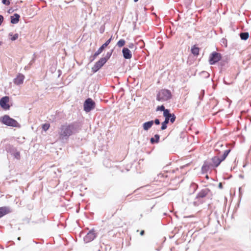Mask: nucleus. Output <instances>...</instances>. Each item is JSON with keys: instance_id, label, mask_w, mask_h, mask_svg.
<instances>
[{"instance_id": "nucleus-43", "label": "nucleus", "mask_w": 251, "mask_h": 251, "mask_svg": "<svg viewBox=\"0 0 251 251\" xmlns=\"http://www.w3.org/2000/svg\"><path fill=\"white\" fill-rule=\"evenodd\" d=\"M206 179H207L209 178V177H208V176L207 175L206 176Z\"/></svg>"}, {"instance_id": "nucleus-32", "label": "nucleus", "mask_w": 251, "mask_h": 251, "mask_svg": "<svg viewBox=\"0 0 251 251\" xmlns=\"http://www.w3.org/2000/svg\"><path fill=\"white\" fill-rule=\"evenodd\" d=\"M201 74L205 78H207L209 76V74L206 71L201 72Z\"/></svg>"}, {"instance_id": "nucleus-18", "label": "nucleus", "mask_w": 251, "mask_h": 251, "mask_svg": "<svg viewBox=\"0 0 251 251\" xmlns=\"http://www.w3.org/2000/svg\"><path fill=\"white\" fill-rule=\"evenodd\" d=\"M10 212L9 207L3 206L0 207V218Z\"/></svg>"}, {"instance_id": "nucleus-23", "label": "nucleus", "mask_w": 251, "mask_h": 251, "mask_svg": "<svg viewBox=\"0 0 251 251\" xmlns=\"http://www.w3.org/2000/svg\"><path fill=\"white\" fill-rule=\"evenodd\" d=\"M239 36L241 40L246 41L249 37V33L248 32H241L239 34Z\"/></svg>"}, {"instance_id": "nucleus-39", "label": "nucleus", "mask_w": 251, "mask_h": 251, "mask_svg": "<svg viewBox=\"0 0 251 251\" xmlns=\"http://www.w3.org/2000/svg\"><path fill=\"white\" fill-rule=\"evenodd\" d=\"M230 151H231L230 149L226 150L225 151L224 153L225 154H226V156H227L228 154H229V153L230 152Z\"/></svg>"}, {"instance_id": "nucleus-15", "label": "nucleus", "mask_w": 251, "mask_h": 251, "mask_svg": "<svg viewBox=\"0 0 251 251\" xmlns=\"http://www.w3.org/2000/svg\"><path fill=\"white\" fill-rule=\"evenodd\" d=\"M213 169L210 164L209 161H204L202 167H201V171L202 173H207L209 169Z\"/></svg>"}, {"instance_id": "nucleus-8", "label": "nucleus", "mask_w": 251, "mask_h": 251, "mask_svg": "<svg viewBox=\"0 0 251 251\" xmlns=\"http://www.w3.org/2000/svg\"><path fill=\"white\" fill-rule=\"evenodd\" d=\"M106 61L105 59L100 58L97 62H96L92 68V72L93 73L97 72L105 63Z\"/></svg>"}, {"instance_id": "nucleus-36", "label": "nucleus", "mask_w": 251, "mask_h": 251, "mask_svg": "<svg viewBox=\"0 0 251 251\" xmlns=\"http://www.w3.org/2000/svg\"><path fill=\"white\" fill-rule=\"evenodd\" d=\"M227 156H226V154H225L224 153H223V154L222 155V156H221V158H220V160H222V162L223 161H224L226 158V157H227Z\"/></svg>"}, {"instance_id": "nucleus-34", "label": "nucleus", "mask_w": 251, "mask_h": 251, "mask_svg": "<svg viewBox=\"0 0 251 251\" xmlns=\"http://www.w3.org/2000/svg\"><path fill=\"white\" fill-rule=\"evenodd\" d=\"M98 56V55L97 54L96 55H95V53L93 55L91 56L90 57V62H92V61H93Z\"/></svg>"}, {"instance_id": "nucleus-13", "label": "nucleus", "mask_w": 251, "mask_h": 251, "mask_svg": "<svg viewBox=\"0 0 251 251\" xmlns=\"http://www.w3.org/2000/svg\"><path fill=\"white\" fill-rule=\"evenodd\" d=\"M25 79V75L22 74H18L16 77L13 79V82L17 85H19L23 83Z\"/></svg>"}, {"instance_id": "nucleus-47", "label": "nucleus", "mask_w": 251, "mask_h": 251, "mask_svg": "<svg viewBox=\"0 0 251 251\" xmlns=\"http://www.w3.org/2000/svg\"><path fill=\"white\" fill-rule=\"evenodd\" d=\"M216 114H217V113H214V114H213V115H216Z\"/></svg>"}, {"instance_id": "nucleus-29", "label": "nucleus", "mask_w": 251, "mask_h": 251, "mask_svg": "<svg viewBox=\"0 0 251 251\" xmlns=\"http://www.w3.org/2000/svg\"><path fill=\"white\" fill-rule=\"evenodd\" d=\"M126 43V41L124 39H120L117 43V46L120 48L123 47Z\"/></svg>"}, {"instance_id": "nucleus-21", "label": "nucleus", "mask_w": 251, "mask_h": 251, "mask_svg": "<svg viewBox=\"0 0 251 251\" xmlns=\"http://www.w3.org/2000/svg\"><path fill=\"white\" fill-rule=\"evenodd\" d=\"M160 135L156 134L154 136V137H151L150 139V142L151 144L158 143L159 141Z\"/></svg>"}, {"instance_id": "nucleus-12", "label": "nucleus", "mask_w": 251, "mask_h": 251, "mask_svg": "<svg viewBox=\"0 0 251 251\" xmlns=\"http://www.w3.org/2000/svg\"><path fill=\"white\" fill-rule=\"evenodd\" d=\"M112 36H111V37L108 39L103 44H102L98 50L95 52V55L97 54L99 55L105 49V48L108 46V45L110 43L112 40Z\"/></svg>"}, {"instance_id": "nucleus-17", "label": "nucleus", "mask_w": 251, "mask_h": 251, "mask_svg": "<svg viewBox=\"0 0 251 251\" xmlns=\"http://www.w3.org/2000/svg\"><path fill=\"white\" fill-rule=\"evenodd\" d=\"M20 16L17 13H15L10 16V22L12 24H17L20 20Z\"/></svg>"}, {"instance_id": "nucleus-14", "label": "nucleus", "mask_w": 251, "mask_h": 251, "mask_svg": "<svg viewBox=\"0 0 251 251\" xmlns=\"http://www.w3.org/2000/svg\"><path fill=\"white\" fill-rule=\"evenodd\" d=\"M122 53L124 58L126 59H129L132 57L131 51L127 48H123Z\"/></svg>"}, {"instance_id": "nucleus-26", "label": "nucleus", "mask_w": 251, "mask_h": 251, "mask_svg": "<svg viewBox=\"0 0 251 251\" xmlns=\"http://www.w3.org/2000/svg\"><path fill=\"white\" fill-rule=\"evenodd\" d=\"M220 65L222 68L226 67L228 64V59L227 58L225 59H222L220 60Z\"/></svg>"}, {"instance_id": "nucleus-30", "label": "nucleus", "mask_w": 251, "mask_h": 251, "mask_svg": "<svg viewBox=\"0 0 251 251\" xmlns=\"http://www.w3.org/2000/svg\"><path fill=\"white\" fill-rule=\"evenodd\" d=\"M50 126V124L46 123V124H44L43 125L42 129L44 131H47V130L49 129Z\"/></svg>"}, {"instance_id": "nucleus-7", "label": "nucleus", "mask_w": 251, "mask_h": 251, "mask_svg": "<svg viewBox=\"0 0 251 251\" xmlns=\"http://www.w3.org/2000/svg\"><path fill=\"white\" fill-rule=\"evenodd\" d=\"M222 58V55L220 53L213 51L212 52L209 58V63L210 65H214L219 62Z\"/></svg>"}, {"instance_id": "nucleus-38", "label": "nucleus", "mask_w": 251, "mask_h": 251, "mask_svg": "<svg viewBox=\"0 0 251 251\" xmlns=\"http://www.w3.org/2000/svg\"><path fill=\"white\" fill-rule=\"evenodd\" d=\"M4 20V17L2 15H0V25H1Z\"/></svg>"}, {"instance_id": "nucleus-6", "label": "nucleus", "mask_w": 251, "mask_h": 251, "mask_svg": "<svg viewBox=\"0 0 251 251\" xmlns=\"http://www.w3.org/2000/svg\"><path fill=\"white\" fill-rule=\"evenodd\" d=\"M96 107L95 102L91 98H87L83 103V110L86 113L93 110Z\"/></svg>"}, {"instance_id": "nucleus-11", "label": "nucleus", "mask_w": 251, "mask_h": 251, "mask_svg": "<svg viewBox=\"0 0 251 251\" xmlns=\"http://www.w3.org/2000/svg\"><path fill=\"white\" fill-rule=\"evenodd\" d=\"M209 161L213 169L218 167L222 162V160H220V158L216 156L213 157Z\"/></svg>"}, {"instance_id": "nucleus-20", "label": "nucleus", "mask_w": 251, "mask_h": 251, "mask_svg": "<svg viewBox=\"0 0 251 251\" xmlns=\"http://www.w3.org/2000/svg\"><path fill=\"white\" fill-rule=\"evenodd\" d=\"M168 166H167L164 167L163 168V172L164 173H163V172L160 173L159 174L158 176L160 177H168V175L167 174V173L170 172V171L168 170Z\"/></svg>"}, {"instance_id": "nucleus-27", "label": "nucleus", "mask_w": 251, "mask_h": 251, "mask_svg": "<svg viewBox=\"0 0 251 251\" xmlns=\"http://www.w3.org/2000/svg\"><path fill=\"white\" fill-rule=\"evenodd\" d=\"M114 50L112 49L109 51H108L105 56L103 57H102V58L105 59V61L107 62L109 59L110 58L111 56L112 55V54Z\"/></svg>"}, {"instance_id": "nucleus-40", "label": "nucleus", "mask_w": 251, "mask_h": 251, "mask_svg": "<svg viewBox=\"0 0 251 251\" xmlns=\"http://www.w3.org/2000/svg\"><path fill=\"white\" fill-rule=\"evenodd\" d=\"M128 47L130 49H133L134 47V44L133 43H130L128 45Z\"/></svg>"}, {"instance_id": "nucleus-10", "label": "nucleus", "mask_w": 251, "mask_h": 251, "mask_svg": "<svg viewBox=\"0 0 251 251\" xmlns=\"http://www.w3.org/2000/svg\"><path fill=\"white\" fill-rule=\"evenodd\" d=\"M9 98L8 96H4L0 99V106L4 110H9L10 105L8 104Z\"/></svg>"}, {"instance_id": "nucleus-35", "label": "nucleus", "mask_w": 251, "mask_h": 251, "mask_svg": "<svg viewBox=\"0 0 251 251\" xmlns=\"http://www.w3.org/2000/svg\"><path fill=\"white\" fill-rule=\"evenodd\" d=\"M153 124H154L156 125H159L160 124V122L159 119H155L154 120H152Z\"/></svg>"}, {"instance_id": "nucleus-1", "label": "nucleus", "mask_w": 251, "mask_h": 251, "mask_svg": "<svg viewBox=\"0 0 251 251\" xmlns=\"http://www.w3.org/2000/svg\"><path fill=\"white\" fill-rule=\"evenodd\" d=\"M79 130V126L76 123L62 125L58 132L59 138L61 140H67L70 136L78 132Z\"/></svg>"}, {"instance_id": "nucleus-28", "label": "nucleus", "mask_w": 251, "mask_h": 251, "mask_svg": "<svg viewBox=\"0 0 251 251\" xmlns=\"http://www.w3.org/2000/svg\"><path fill=\"white\" fill-rule=\"evenodd\" d=\"M8 35L9 37H11L10 39L12 41H15L19 37V34L18 33H15L14 35H13V33L10 32L9 33Z\"/></svg>"}, {"instance_id": "nucleus-45", "label": "nucleus", "mask_w": 251, "mask_h": 251, "mask_svg": "<svg viewBox=\"0 0 251 251\" xmlns=\"http://www.w3.org/2000/svg\"><path fill=\"white\" fill-rule=\"evenodd\" d=\"M139 0H134V2H137Z\"/></svg>"}, {"instance_id": "nucleus-2", "label": "nucleus", "mask_w": 251, "mask_h": 251, "mask_svg": "<svg viewBox=\"0 0 251 251\" xmlns=\"http://www.w3.org/2000/svg\"><path fill=\"white\" fill-rule=\"evenodd\" d=\"M210 193V190L208 188L201 190L197 195L193 202V205L197 206L203 203L205 201L204 199L209 195Z\"/></svg>"}, {"instance_id": "nucleus-42", "label": "nucleus", "mask_w": 251, "mask_h": 251, "mask_svg": "<svg viewBox=\"0 0 251 251\" xmlns=\"http://www.w3.org/2000/svg\"><path fill=\"white\" fill-rule=\"evenodd\" d=\"M144 234H145V231L143 230H141V232H140V235L141 236H143V235H144Z\"/></svg>"}, {"instance_id": "nucleus-16", "label": "nucleus", "mask_w": 251, "mask_h": 251, "mask_svg": "<svg viewBox=\"0 0 251 251\" xmlns=\"http://www.w3.org/2000/svg\"><path fill=\"white\" fill-rule=\"evenodd\" d=\"M168 113L167 115H163V116L166 118L167 117L169 119V121L173 124L175 122L176 119V116L174 113H171L170 109H168Z\"/></svg>"}, {"instance_id": "nucleus-37", "label": "nucleus", "mask_w": 251, "mask_h": 251, "mask_svg": "<svg viewBox=\"0 0 251 251\" xmlns=\"http://www.w3.org/2000/svg\"><path fill=\"white\" fill-rule=\"evenodd\" d=\"M222 42L225 45L226 47L227 46V40L226 39L223 38L222 39Z\"/></svg>"}, {"instance_id": "nucleus-5", "label": "nucleus", "mask_w": 251, "mask_h": 251, "mask_svg": "<svg viewBox=\"0 0 251 251\" xmlns=\"http://www.w3.org/2000/svg\"><path fill=\"white\" fill-rule=\"evenodd\" d=\"M5 150L16 159L18 160L20 159V152L14 146L11 144H7L5 146Z\"/></svg>"}, {"instance_id": "nucleus-4", "label": "nucleus", "mask_w": 251, "mask_h": 251, "mask_svg": "<svg viewBox=\"0 0 251 251\" xmlns=\"http://www.w3.org/2000/svg\"><path fill=\"white\" fill-rule=\"evenodd\" d=\"M1 122L4 125L9 126L15 127H20V124L16 120L11 118L7 115H4L1 118Z\"/></svg>"}, {"instance_id": "nucleus-44", "label": "nucleus", "mask_w": 251, "mask_h": 251, "mask_svg": "<svg viewBox=\"0 0 251 251\" xmlns=\"http://www.w3.org/2000/svg\"><path fill=\"white\" fill-rule=\"evenodd\" d=\"M18 240H21V237H18Z\"/></svg>"}, {"instance_id": "nucleus-3", "label": "nucleus", "mask_w": 251, "mask_h": 251, "mask_svg": "<svg viewBox=\"0 0 251 251\" xmlns=\"http://www.w3.org/2000/svg\"><path fill=\"white\" fill-rule=\"evenodd\" d=\"M172 95L171 91L168 89H162L156 96V100L159 101H165L170 100Z\"/></svg>"}, {"instance_id": "nucleus-31", "label": "nucleus", "mask_w": 251, "mask_h": 251, "mask_svg": "<svg viewBox=\"0 0 251 251\" xmlns=\"http://www.w3.org/2000/svg\"><path fill=\"white\" fill-rule=\"evenodd\" d=\"M204 94H205V92H204V90H201V92H200V95L199 96V99L200 100H202L203 98V97L204 96Z\"/></svg>"}, {"instance_id": "nucleus-25", "label": "nucleus", "mask_w": 251, "mask_h": 251, "mask_svg": "<svg viewBox=\"0 0 251 251\" xmlns=\"http://www.w3.org/2000/svg\"><path fill=\"white\" fill-rule=\"evenodd\" d=\"M169 121L167 117L165 118V120L162 123L161 130H164L167 128V124L169 123Z\"/></svg>"}, {"instance_id": "nucleus-48", "label": "nucleus", "mask_w": 251, "mask_h": 251, "mask_svg": "<svg viewBox=\"0 0 251 251\" xmlns=\"http://www.w3.org/2000/svg\"><path fill=\"white\" fill-rule=\"evenodd\" d=\"M1 45V42H0V45Z\"/></svg>"}, {"instance_id": "nucleus-19", "label": "nucleus", "mask_w": 251, "mask_h": 251, "mask_svg": "<svg viewBox=\"0 0 251 251\" xmlns=\"http://www.w3.org/2000/svg\"><path fill=\"white\" fill-rule=\"evenodd\" d=\"M153 125L152 120L144 123L143 124V128L144 130L148 131Z\"/></svg>"}, {"instance_id": "nucleus-22", "label": "nucleus", "mask_w": 251, "mask_h": 251, "mask_svg": "<svg viewBox=\"0 0 251 251\" xmlns=\"http://www.w3.org/2000/svg\"><path fill=\"white\" fill-rule=\"evenodd\" d=\"M168 109H166L165 108V106H164V105H161L160 106H158L156 107V111H163V115H167L168 112Z\"/></svg>"}, {"instance_id": "nucleus-33", "label": "nucleus", "mask_w": 251, "mask_h": 251, "mask_svg": "<svg viewBox=\"0 0 251 251\" xmlns=\"http://www.w3.org/2000/svg\"><path fill=\"white\" fill-rule=\"evenodd\" d=\"M1 2L3 4L5 5H9L10 4V1L9 0H2Z\"/></svg>"}, {"instance_id": "nucleus-41", "label": "nucleus", "mask_w": 251, "mask_h": 251, "mask_svg": "<svg viewBox=\"0 0 251 251\" xmlns=\"http://www.w3.org/2000/svg\"><path fill=\"white\" fill-rule=\"evenodd\" d=\"M218 187H219L220 189H222L223 188V184H222V182H220V183H219Z\"/></svg>"}, {"instance_id": "nucleus-9", "label": "nucleus", "mask_w": 251, "mask_h": 251, "mask_svg": "<svg viewBox=\"0 0 251 251\" xmlns=\"http://www.w3.org/2000/svg\"><path fill=\"white\" fill-rule=\"evenodd\" d=\"M97 237V233L94 229L90 230L84 236L83 240L85 243H89L94 240Z\"/></svg>"}, {"instance_id": "nucleus-24", "label": "nucleus", "mask_w": 251, "mask_h": 251, "mask_svg": "<svg viewBox=\"0 0 251 251\" xmlns=\"http://www.w3.org/2000/svg\"><path fill=\"white\" fill-rule=\"evenodd\" d=\"M199 48L196 47L195 45L193 46L191 50V53L195 56H197L199 54Z\"/></svg>"}, {"instance_id": "nucleus-46", "label": "nucleus", "mask_w": 251, "mask_h": 251, "mask_svg": "<svg viewBox=\"0 0 251 251\" xmlns=\"http://www.w3.org/2000/svg\"><path fill=\"white\" fill-rule=\"evenodd\" d=\"M174 170H172V173H174Z\"/></svg>"}]
</instances>
